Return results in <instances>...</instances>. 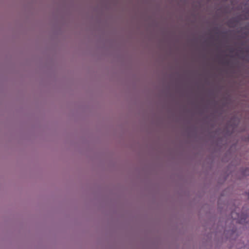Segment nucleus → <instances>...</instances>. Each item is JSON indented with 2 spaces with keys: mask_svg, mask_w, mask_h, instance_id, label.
<instances>
[{
  "mask_svg": "<svg viewBox=\"0 0 249 249\" xmlns=\"http://www.w3.org/2000/svg\"><path fill=\"white\" fill-rule=\"evenodd\" d=\"M222 196L218 200V209L220 213H225L226 215H230L232 220L228 219L225 222V227H223L221 222L218 223L216 232H223L224 235L227 238H230L235 233L236 228L234 226L233 223H239L245 225L247 227L249 228V218L247 214L242 213H239V211L237 208L234 210L231 207L230 204H222Z\"/></svg>",
  "mask_w": 249,
  "mask_h": 249,
  "instance_id": "obj_1",
  "label": "nucleus"
},
{
  "mask_svg": "<svg viewBox=\"0 0 249 249\" xmlns=\"http://www.w3.org/2000/svg\"><path fill=\"white\" fill-rule=\"evenodd\" d=\"M239 36V46L236 55L243 61L249 62V21L244 27L237 29Z\"/></svg>",
  "mask_w": 249,
  "mask_h": 249,
  "instance_id": "obj_2",
  "label": "nucleus"
},
{
  "mask_svg": "<svg viewBox=\"0 0 249 249\" xmlns=\"http://www.w3.org/2000/svg\"><path fill=\"white\" fill-rule=\"evenodd\" d=\"M241 114L240 112L235 113L231 119L227 122L226 125L223 130V132L227 136H231L232 134L237 131H243L246 130L245 127L238 129L237 125L240 121Z\"/></svg>",
  "mask_w": 249,
  "mask_h": 249,
  "instance_id": "obj_3",
  "label": "nucleus"
},
{
  "mask_svg": "<svg viewBox=\"0 0 249 249\" xmlns=\"http://www.w3.org/2000/svg\"><path fill=\"white\" fill-rule=\"evenodd\" d=\"M241 19V16L232 17L227 21V25L230 28H235L240 24Z\"/></svg>",
  "mask_w": 249,
  "mask_h": 249,
  "instance_id": "obj_4",
  "label": "nucleus"
},
{
  "mask_svg": "<svg viewBox=\"0 0 249 249\" xmlns=\"http://www.w3.org/2000/svg\"><path fill=\"white\" fill-rule=\"evenodd\" d=\"M230 103H228L227 102L224 101L223 100V102L222 103V105L220 106L219 108V110L218 111L219 115L220 116L222 115L223 112H224V108L225 107H228L230 105Z\"/></svg>",
  "mask_w": 249,
  "mask_h": 249,
  "instance_id": "obj_5",
  "label": "nucleus"
},
{
  "mask_svg": "<svg viewBox=\"0 0 249 249\" xmlns=\"http://www.w3.org/2000/svg\"><path fill=\"white\" fill-rule=\"evenodd\" d=\"M235 248L236 249H241L243 248H244L245 249V243L241 241V240H238L235 241Z\"/></svg>",
  "mask_w": 249,
  "mask_h": 249,
  "instance_id": "obj_6",
  "label": "nucleus"
},
{
  "mask_svg": "<svg viewBox=\"0 0 249 249\" xmlns=\"http://www.w3.org/2000/svg\"><path fill=\"white\" fill-rule=\"evenodd\" d=\"M242 175L243 177L249 176V168L246 167L242 170Z\"/></svg>",
  "mask_w": 249,
  "mask_h": 249,
  "instance_id": "obj_7",
  "label": "nucleus"
},
{
  "mask_svg": "<svg viewBox=\"0 0 249 249\" xmlns=\"http://www.w3.org/2000/svg\"><path fill=\"white\" fill-rule=\"evenodd\" d=\"M222 99L223 101L227 102L230 104L231 102V98L230 94L227 96L223 97Z\"/></svg>",
  "mask_w": 249,
  "mask_h": 249,
  "instance_id": "obj_8",
  "label": "nucleus"
},
{
  "mask_svg": "<svg viewBox=\"0 0 249 249\" xmlns=\"http://www.w3.org/2000/svg\"><path fill=\"white\" fill-rule=\"evenodd\" d=\"M242 139L245 142H249V134L243 136Z\"/></svg>",
  "mask_w": 249,
  "mask_h": 249,
  "instance_id": "obj_9",
  "label": "nucleus"
},
{
  "mask_svg": "<svg viewBox=\"0 0 249 249\" xmlns=\"http://www.w3.org/2000/svg\"><path fill=\"white\" fill-rule=\"evenodd\" d=\"M231 31L230 30H228V31H223L221 32V33L224 35V36H227L229 32H230Z\"/></svg>",
  "mask_w": 249,
  "mask_h": 249,
  "instance_id": "obj_10",
  "label": "nucleus"
},
{
  "mask_svg": "<svg viewBox=\"0 0 249 249\" xmlns=\"http://www.w3.org/2000/svg\"><path fill=\"white\" fill-rule=\"evenodd\" d=\"M215 31V34L218 35L219 34V28L218 27H215L214 28Z\"/></svg>",
  "mask_w": 249,
  "mask_h": 249,
  "instance_id": "obj_11",
  "label": "nucleus"
},
{
  "mask_svg": "<svg viewBox=\"0 0 249 249\" xmlns=\"http://www.w3.org/2000/svg\"><path fill=\"white\" fill-rule=\"evenodd\" d=\"M245 249H249V241L246 244Z\"/></svg>",
  "mask_w": 249,
  "mask_h": 249,
  "instance_id": "obj_12",
  "label": "nucleus"
},
{
  "mask_svg": "<svg viewBox=\"0 0 249 249\" xmlns=\"http://www.w3.org/2000/svg\"><path fill=\"white\" fill-rule=\"evenodd\" d=\"M220 130V128H218L216 132H215V133L216 134L217 132H218Z\"/></svg>",
  "mask_w": 249,
  "mask_h": 249,
  "instance_id": "obj_13",
  "label": "nucleus"
},
{
  "mask_svg": "<svg viewBox=\"0 0 249 249\" xmlns=\"http://www.w3.org/2000/svg\"><path fill=\"white\" fill-rule=\"evenodd\" d=\"M226 63H227V65H229L230 62L229 61H227V62H226Z\"/></svg>",
  "mask_w": 249,
  "mask_h": 249,
  "instance_id": "obj_14",
  "label": "nucleus"
},
{
  "mask_svg": "<svg viewBox=\"0 0 249 249\" xmlns=\"http://www.w3.org/2000/svg\"><path fill=\"white\" fill-rule=\"evenodd\" d=\"M249 5V0L247 2V3H246V5Z\"/></svg>",
  "mask_w": 249,
  "mask_h": 249,
  "instance_id": "obj_15",
  "label": "nucleus"
},
{
  "mask_svg": "<svg viewBox=\"0 0 249 249\" xmlns=\"http://www.w3.org/2000/svg\"><path fill=\"white\" fill-rule=\"evenodd\" d=\"M231 53H233V49H231Z\"/></svg>",
  "mask_w": 249,
  "mask_h": 249,
  "instance_id": "obj_16",
  "label": "nucleus"
},
{
  "mask_svg": "<svg viewBox=\"0 0 249 249\" xmlns=\"http://www.w3.org/2000/svg\"><path fill=\"white\" fill-rule=\"evenodd\" d=\"M213 102L214 103H215L214 99H213Z\"/></svg>",
  "mask_w": 249,
  "mask_h": 249,
  "instance_id": "obj_17",
  "label": "nucleus"
}]
</instances>
